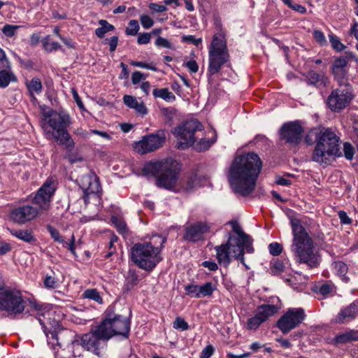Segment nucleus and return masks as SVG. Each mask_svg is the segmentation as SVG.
<instances>
[{
	"label": "nucleus",
	"mask_w": 358,
	"mask_h": 358,
	"mask_svg": "<svg viewBox=\"0 0 358 358\" xmlns=\"http://www.w3.org/2000/svg\"><path fill=\"white\" fill-rule=\"evenodd\" d=\"M213 352L214 348L211 345H208L201 351L200 358H210Z\"/></svg>",
	"instance_id": "bf43d9fd"
},
{
	"label": "nucleus",
	"mask_w": 358,
	"mask_h": 358,
	"mask_svg": "<svg viewBox=\"0 0 358 358\" xmlns=\"http://www.w3.org/2000/svg\"><path fill=\"white\" fill-rule=\"evenodd\" d=\"M166 136L163 132L144 136L143 139L136 143L134 148L141 155L155 151L162 146Z\"/></svg>",
	"instance_id": "a211bd4d"
},
{
	"label": "nucleus",
	"mask_w": 358,
	"mask_h": 358,
	"mask_svg": "<svg viewBox=\"0 0 358 358\" xmlns=\"http://www.w3.org/2000/svg\"><path fill=\"white\" fill-rule=\"evenodd\" d=\"M152 94L155 97L162 98L166 101L175 100L176 98L167 88L155 89L153 90Z\"/></svg>",
	"instance_id": "f704fd0d"
},
{
	"label": "nucleus",
	"mask_w": 358,
	"mask_h": 358,
	"mask_svg": "<svg viewBox=\"0 0 358 358\" xmlns=\"http://www.w3.org/2000/svg\"><path fill=\"white\" fill-rule=\"evenodd\" d=\"M38 210L30 205H24L13 208L10 213V220L17 224H22L37 217Z\"/></svg>",
	"instance_id": "aec40b11"
},
{
	"label": "nucleus",
	"mask_w": 358,
	"mask_h": 358,
	"mask_svg": "<svg viewBox=\"0 0 358 358\" xmlns=\"http://www.w3.org/2000/svg\"><path fill=\"white\" fill-rule=\"evenodd\" d=\"M227 224L231 227L232 232L229 234L228 241L225 243V264L234 258L240 259L242 264L248 269L244 259V250L248 253L253 252L252 240L244 233L236 220L229 221Z\"/></svg>",
	"instance_id": "39448f33"
},
{
	"label": "nucleus",
	"mask_w": 358,
	"mask_h": 358,
	"mask_svg": "<svg viewBox=\"0 0 358 358\" xmlns=\"http://www.w3.org/2000/svg\"><path fill=\"white\" fill-rule=\"evenodd\" d=\"M44 333L48 339V343H51L52 346L57 345L63 347L70 344L76 345L77 336L75 332L71 329L61 327L58 323L53 330L47 331L45 327Z\"/></svg>",
	"instance_id": "4468645a"
},
{
	"label": "nucleus",
	"mask_w": 358,
	"mask_h": 358,
	"mask_svg": "<svg viewBox=\"0 0 358 358\" xmlns=\"http://www.w3.org/2000/svg\"><path fill=\"white\" fill-rule=\"evenodd\" d=\"M44 285L47 288H55L56 287L55 278L52 276H46L44 280Z\"/></svg>",
	"instance_id": "69168bd1"
},
{
	"label": "nucleus",
	"mask_w": 358,
	"mask_h": 358,
	"mask_svg": "<svg viewBox=\"0 0 358 358\" xmlns=\"http://www.w3.org/2000/svg\"><path fill=\"white\" fill-rule=\"evenodd\" d=\"M173 327L176 329H180L182 331L187 330L189 329V324L185 320L180 317L176 318L173 323Z\"/></svg>",
	"instance_id": "49530a36"
},
{
	"label": "nucleus",
	"mask_w": 358,
	"mask_h": 358,
	"mask_svg": "<svg viewBox=\"0 0 358 358\" xmlns=\"http://www.w3.org/2000/svg\"><path fill=\"white\" fill-rule=\"evenodd\" d=\"M185 65L191 73H196L199 70V66L195 60H190L185 63Z\"/></svg>",
	"instance_id": "0e129e2a"
},
{
	"label": "nucleus",
	"mask_w": 358,
	"mask_h": 358,
	"mask_svg": "<svg viewBox=\"0 0 358 358\" xmlns=\"http://www.w3.org/2000/svg\"><path fill=\"white\" fill-rule=\"evenodd\" d=\"M26 86L33 99H36L34 94H40L43 88L41 81L37 77L33 78L30 81H27Z\"/></svg>",
	"instance_id": "c85d7f7f"
},
{
	"label": "nucleus",
	"mask_w": 358,
	"mask_h": 358,
	"mask_svg": "<svg viewBox=\"0 0 358 358\" xmlns=\"http://www.w3.org/2000/svg\"><path fill=\"white\" fill-rule=\"evenodd\" d=\"M358 62L357 56L352 52H345L344 55L335 58L331 68L334 79L338 85L349 83L348 80V63Z\"/></svg>",
	"instance_id": "ddd939ff"
},
{
	"label": "nucleus",
	"mask_w": 358,
	"mask_h": 358,
	"mask_svg": "<svg viewBox=\"0 0 358 358\" xmlns=\"http://www.w3.org/2000/svg\"><path fill=\"white\" fill-rule=\"evenodd\" d=\"M210 230V226L206 222H197L190 224L185 228L183 238L189 242H197L203 239L205 234Z\"/></svg>",
	"instance_id": "412c9836"
},
{
	"label": "nucleus",
	"mask_w": 358,
	"mask_h": 358,
	"mask_svg": "<svg viewBox=\"0 0 358 358\" xmlns=\"http://www.w3.org/2000/svg\"><path fill=\"white\" fill-rule=\"evenodd\" d=\"M57 187V179L55 177H50L37 191L33 199V203L38 205L42 210L49 208L50 202Z\"/></svg>",
	"instance_id": "f3484780"
},
{
	"label": "nucleus",
	"mask_w": 358,
	"mask_h": 358,
	"mask_svg": "<svg viewBox=\"0 0 358 358\" xmlns=\"http://www.w3.org/2000/svg\"><path fill=\"white\" fill-rule=\"evenodd\" d=\"M151 38V34L148 33L140 34L138 36L137 41L139 44H148Z\"/></svg>",
	"instance_id": "680f3d73"
},
{
	"label": "nucleus",
	"mask_w": 358,
	"mask_h": 358,
	"mask_svg": "<svg viewBox=\"0 0 358 358\" xmlns=\"http://www.w3.org/2000/svg\"><path fill=\"white\" fill-rule=\"evenodd\" d=\"M290 224L294 236L291 245L294 259L296 262L304 264L309 268L317 267L320 258L314 249L313 241L299 219H292Z\"/></svg>",
	"instance_id": "7ed1b4c3"
},
{
	"label": "nucleus",
	"mask_w": 358,
	"mask_h": 358,
	"mask_svg": "<svg viewBox=\"0 0 358 358\" xmlns=\"http://www.w3.org/2000/svg\"><path fill=\"white\" fill-rule=\"evenodd\" d=\"M306 314L301 308H289L278 320V328L286 334L299 326L305 319Z\"/></svg>",
	"instance_id": "2eb2a0df"
},
{
	"label": "nucleus",
	"mask_w": 358,
	"mask_h": 358,
	"mask_svg": "<svg viewBox=\"0 0 358 358\" xmlns=\"http://www.w3.org/2000/svg\"><path fill=\"white\" fill-rule=\"evenodd\" d=\"M213 291V284L206 282L203 285L199 286V292L195 295L196 298H201L212 294Z\"/></svg>",
	"instance_id": "c9c22d12"
},
{
	"label": "nucleus",
	"mask_w": 358,
	"mask_h": 358,
	"mask_svg": "<svg viewBox=\"0 0 358 358\" xmlns=\"http://www.w3.org/2000/svg\"><path fill=\"white\" fill-rule=\"evenodd\" d=\"M303 129L299 121L289 122L280 129V137L287 143L297 145L301 140Z\"/></svg>",
	"instance_id": "6ab92c4d"
},
{
	"label": "nucleus",
	"mask_w": 358,
	"mask_h": 358,
	"mask_svg": "<svg viewBox=\"0 0 358 358\" xmlns=\"http://www.w3.org/2000/svg\"><path fill=\"white\" fill-rule=\"evenodd\" d=\"M162 238L160 246L155 247L150 242L138 243L131 249V257L134 264L145 271H152L162 260L161 251L166 242V237Z\"/></svg>",
	"instance_id": "423d86ee"
},
{
	"label": "nucleus",
	"mask_w": 358,
	"mask_h": 358,
	"mask_svg": "<svg viewBox=\"0 0 358 358\" xmlns=\"http://www.w3.org/2000/svg\"><path fill=\"white\" fill-rule=\"evenodd\" d=\"M350 34L354 36V37L358 42V22L355 21L351 24ZM356 49L358 50V43L356 45Z\"/></svg>",
	"instance_id": "e2e57ef3"
},
{
	"label": "nucleus",
	"mask_w": 358,
	"mask_h": 358,
	"mask_svg": "<svg viewBox=\"0 0 358 358\" xmlns=\"http://www.w3.org/2000/svg\"><path fill=\"white\" fill-rule=\"evenodd\" d=\"M354 341H358V331L350 330L336 336L334 338V342L337 344H343Z\"/></svg>",
	"instance_id": "cd10ccee"
},
{
	"label": "nucleus",
	"mask_w": 358,
	"mask_h": 358,
	"mask_svg": "<svg viewBox=\"0 0 358 358\" xmlns=\"http://www.w3.org/2000/svg\"><path fill=\"white\" fill-rule=\"evenodd\" d=\"M141 23L145 29H149L154 24L153 20L148 15H143L140 17Z\"/></svg>",
	"instance_id": "5fc2aeb1"
},
{
	"label": "nucleus",
	"mask_w": 358,
	"mask_h": 358,
	"mask_svg": "<svg viewBox=\"0 0 358 358\" xmlns=\"http://www.w3.org/2000/svg\"><path fill=\"white\" fill-rule=\"evenodd\" d=\"M99 24L101 27L95 29V34L99 38H103L106 33L115 29V27L106 20H100Z\"/></svg>",
	"instance_id": "7c9ffc66"
},
{
	"label": "nucleus",
	"mask_w": 358,
	"mask_h": 358,
	"mask_svg": "<svg viewBox=\"0 0 358 358\" xmlns=\"http://www.w3.org/2000/svg\"><path fill=\"white\" fill-rule=\"evenodd\" d=\"M353 90L350 83L338 85V87L332 90L327 98L329 108L334 112L345 108L353 99Z\"/></svg>",
	"instance_id": "f8f14e48"
},
{
	"label": "nucleus",
	"mask_w": 358,
	"mask_h": 358,
	"mask_svg": "<svg viewBox=\"0 0 358 358\" xmlns=\"http://www.w3.org/2000/svg\"><path fill=\"white\" fill-rule=\"evenodd\" d=\"M130 319L122 315L106 312L105 317L96 325L94 334L100 338L108 341L115 336L128 338L130 331Z\"/></svg>",
	"instance_id": "0eeeda50"
},
{
	"label": "nucleus",
	"mask_w": 358,
	"mask_h": 358,
	"mask_svg": "<svg viewBox=\"0 0 358 358\" xmlns=\"http://www.w3.org/2000/svg\"><path fill=\"white\" fill-rule=\"evenodd\" d=\"M128 27L126 29V34L127 35L136 36L139 30V24L137 20H130L128 24Z\"/></svg>",
	"instance_id": "a18cd8bd"
},
{
	"label": "nucleus",
	"mask_w": 358,
	"mask_h": 358,
	"mask_svg": "<svg viewBox=\"0 0 358 358\" xmlns=\"http://www.w3.org/2000/svg\"><path fill=\"white\" fill-rule=\"evenodd\" d=\"M262 167L260 158L253 152L236 157L228 176L233 192L244 197L250 196L255 189Z\"/></svg>",
	"instance_id": "f257e3e1"
},
{
	"label": "nucleus",
	"mask_w": 358,
	"mask_h": 358,
	"mask_svg": "<svg viewBox=\"0 0 358 358\" xmlns=\"http://www.w3.org/2000/svg\"><path fill=\"white\" fill-rule=\"evenodd\" d=\"M224 65V34L220 32L214 34L209 47L210 75L217 73Z\"/></svg>",
	"instance_id": "9b49d317"
},
{
	"label": "nucleus",
	"mask_w": 358,
	"mask_h": 358,
	"mask_svg": "<svg viewBox=\"0 0 358 358\" xmlns=\"http://www.w3.org/2000/svg\"><path fill=\"white\" fill-rule=\"evenodd\" d=\"M358 315V300L342 308L335 317V322L340 324L348 322Z\"/></svg>",
	"instance_id": "5701e85b"
},
{
	"label": "nucleus",
	"mask_w": 358,
	"mask_h": 358,
	"mask_svg": "<svg viewBox=\"0 0 358 358\" xmlns=\"http://www.w3.org/2000/svg\"><path fill=\"white\" fill-rule=\"evenodd\" d=\"M288 259H285V261H280L279 259H275L271 262L270 271L273 275H279L283 273L288 264Z\"/></svg>",
	"instance_id": "473e14b6"
},
{
	"label": "nucleus",
	"mask_w": 358,
	"mask_h": 358,
	"mask_svg": "<svg viewBox=\"0 0 358 358\" xmlns=\"http://www.w3.org/2000/svg\"><path fill=\"white\" fill-rule=\"evenodd\" d=\"M103 43L105 44H108L110 47V51L114 52L118 44V36H113L110 38H106Z\"/></svg>",
	"instance_id": "3c124183"
},
{
	"label": "nucleus",
	"mask_w": 358,
	"mask_h": 358,
	"mask_svg": "<svg viewBox=\"0 0 358 358\" xmlns=\"http://www.w3.org/2000/svg\"><path fill=\"white\" fill-rule=\"evenodd\" d=\"M186 294L191 297H195L196 293L199 292V286L194 285H189L185 287Z\"/></svg>",
	"instance_id": "13d9d810"
},
{
	"label": "nucleus",
	"mask_w": 358,
	"mask_h": 358,
	"mask_svg": "<svg viewBox=\"0 0 358 358\" xmlns=\"http://www.w3.org/2000/svg\"><path fill=\"white\" fill-rule=\"evenodd\" d=\"M10 232L13 236L26 243H32L36 241L31 229H12Z\"/></svg>",
	"instance_id": "bb28decb"
},
{
	"label": "nucleus",
	"mask_w": 358,
	"mask_h": 358,
	"mask_svg": "<svg viewBox=\"0 0 358 358\" xmlns=\"http://www.w3.org/2000/svg\"><path fill=\"white\" fill-rule=\"evenodd\" d=\"M334 286L330 282H324L315 287V291L323 297L330 296L334 292Z\"/></svg>",
	"instance_id": "2f4dec72"
},
{
	"label": "nucleus",
	"mask_w": 358,
	"mask_h": 358,
	"mask_svg": "<svg viewBox=\"0 0 358 358\" xmlns=\"http://www.w3.org/2000/svg\"><path fill=\"white\" fill-rule=\"evenodd\" d=\"M329 38L334 50L337 52H341L345 49L346 46L341 43L340 38L337 36L331 34L329 35Z\"/></svg>",
	"instance_id": "4c0bfd02"
},
{
	"label": "nucleus",
	"mask_w": 358,
	"mask_h": 358,
	"mask_svg": "<svg viewBox=\"0 0 358 358\" xmlns=\"http://www.w3.org/2000/svg\"><path fill=\"white\" fill-rule=\"evenodd\" d=\"M24 308L25 301L19 291L4 287L0 290V309L9 315H17L22 313Z\"/></svg>",
	"instance_id": "9d476101"
},
{
	"label": "nucleus",
	"mask_w": 358,
	"mask_h": 358,
	"mask_svg": "<svg viewBox=\"0 0 358 358\" xmlns=\"http://www.w3.org/2000/svg\"><path fill=\"white\" fill-rule=\"evenodd\" d=\"M145 76L140 71H135L131 76V82L133 85H136L140 83L141 80H145Z\"/></svg>",
	"instance_id": "4d7b16f0"
},
{
	"label": "nucleus",
	"mask_w": 358,
	"mask_h": 358,
	"mask_svg": "<svg viewBox=\"0 0 358 358\" xmlns=\"http://www.w3.org/2000/svg\"><path fill=\"white\" fill-rule=\"evenodd\" d=\"M315 40L321 45L327 43L326 38L324 33L320 30H314L313 33Z\"/></svg>",
	"instance_id": "864d4df0"
},
{
	"label": "nucleus",
	"mask_w": 358,
	"mask_h": 358,
	"mask_svg": "<svg viewBox=\"0 0 358 358\" xmlns=\"http://www.w3.org/2000/svg\"><path fill=\"white\" fill-rule=\"evenodd\" d=\"M43 115V120L52 129L46 131V134L54 138L60 144L64 145L68 150H71L75 143L67 131V127L70 123L69 116L52 109L44 112Z\"/></svg>",
	"instance_id": "6e6552de"
},
{
	"label": "nucleus",
	"mask_w": 358,
	"mask_h": 358,
	"mask_svg": "<svg viewBox=\"0 0 358 358\" xmlns=\"http://www.w3.org/2000/svg\"><path fill=\"white\" fill-rule=\"evenodd\" d=\"M182 41L184 43H190L195 45H199V44L201 43V38H195L194 36L192 35L182 36Z\"/></svg>",
	"instance_id": "6e6d98bb"
},
{
	"label": "nucleus",
	"mask_w": 358,
	"mask_h": 358,
	"mask_svg": "<svg viewBox=\"0 0 358 358\" xmlns=\"http://www.w3.org/2000/svg\"><path fill=\"white\" fill-rule=\"evenodd\" d=\"M46 228L48 232L50 233L52 238H53L55 241L59 243H65L64 238H63L62 236H61L59 231L57 229H55L50 224H48Z\"/></svg>",
	"instance_id": "ea45409f"
},
{
	"label": "nucleus",
	"mask_w": 358,
	"mask_h": 358,
	"mask_svg": "<svg viewBox=\"0 0 358 358\" xmlns=\"http://www.w3.org/2000/svg\"><path fill=\"white\" fill-rule=\"evenodd\" d=\"M305 141L308 145L315 143L311 159L322 166L331 164L341 156L340 138L329 128L310 129Z\"/></svg>",
	"instance_id": "f03ea898"
},
{
	"label": "nucleus",
	"mask_w": 358,
	"mask_h": 358,
	"mask_svg": "<svg viewBox=\"0 0 358 358\" xmlns=\"http://www.w3.org/2000/svg\"><path fill=\"white\" fill-rule=\"evenodd\" d=\"M213 142V140H206L205 138H201L195 145V149L199 152L206 150L211 146Z\"/></svg>",
	"instance_id": "c03bdc74"
},
{
	"label": "nucleus",
	"mask_w": 358,
	"mask_h": 358,
	"mask_svg": "<svg viewBox=\"0 0 358 358\" xmlns=\"http://www.w3.org/2000/svg\"><path fill=\"white\" fill-rule=\"evenodd\" d=\"M17 78L11 71L10 64H7V69L0 70V87L5 88L10 82H16Z\"/></svg>",
	"instance_id": "a878e982"
},
{
	"label": "nucleus",
	"mask_w": 358,
	"mask_h": 358,
	"mask_svg": "<svg viewBox=\"0 0 358 358\" xmlns=\"http://www.w3.org/2000/svg\"><path fill=\"white\" fill-rule=\"evenodd\" d=\"M113 224H115L118 232L122 234H125L127 232V224L120 217H113L111 219Z\"/></svg>",
	"instance_id": "58836bf2"
},
{
	"label": "nucleus",
	"mask_w": 358,
	"mask_h": 358,
	"mask_svg": "<svg viewBox=\"0 0 358 358\" xmlns=\"http://www.w3.org/2000/svg\"><path fill=\"white\" fill-rule=\"evenodd\" d=\"M201 265L205 268H208L210 271H215L217 269V265L214 262L205 261Z\"/></svg>",
	"instance_id": "774afa93"
},
{
	"label": "nucleus",
	"mask_w": 358,
	"mask_h": 358,
	"mask_svg": "<svg viewBox=\"0 0 358 358\" xmlns=\"http://www.w3.org/2000/svg\"><path fill=\"white\" fill-rule=\"evenodd\" d=\"M307 79L310 84L315 85L322 79V76L315 71H310L308 73Z\"/></svg>",
	"instance_id": "8fccbe9b"
},
{
	"label": "nucleus",
	"mask_w": 358,
	"mask_h": 358,
	"mask_svg": "<svg viewBox=\"0 0 358 358\" xmlns=\"http://www.w3.org/2000/svg\"><path fill=\"white\" fill-rule=\"evenodd\" d=\"M180 171L179 162L171 158L159 162H149L142 169L143 176H157L156 185L169 190L176 187Z\"/></svg>",
	"instance_id": "20e7f679"
},
{
	"label": "nucleus",
	"mask_w": 358,
	"mask_h": 358,
	"mask_svg": "<svg viewBox=\"0 0 358 358\" xmlns=\"http://www.w3.org/2000/svg\"><path fill=\"white\" fill-rule=\"evenodd\" d=\"M149 8L154 13H163L167 10L166 6L159 5L155 3H150Z\"/></svg>",
	"instance_id": "052dcab7"
},
{
	"label": "nucleus",
	"mask_w": 358,
	"mask_h": 358,
	"mask_svg": "<svg viewBox=\"0 0 358 358\" xmlns=\"http://www.w3.org/2000/svg\"><path fill=\"white\" fill-rule=\"evenodd\" d=\"M96 329V326H93L90 333L83 335L79 338L77 337L76 345H80L85 350H92L98 354L99 341H105L106 340L99 338L94 334Z\"/></svg>",
	"instance_id": "4be33fe9"
},
{
	"label": "nucleus",
	"mask_w": 358,
	"mask_h": 358,
	"mask_svg": "<svg viewBox=\"0 0 358 358\" xmlns=\"http://www.w3.org/2000/svg\"><path fill=\"white\" fill-rule=\"evenodd\" d=\"M20 26L6 24L1 29L2 33L7 37H13L15 35L16 31Z\"/></svg>",
	"instance_id": "37998d69"
},
{
	"label": "nucleus",
	"mask_w": 358,
	"mask_h": 358,
	"mask_svg": "<svg viewBox=\"0 0 358 358\" xmlns=\"http://www.w3.org/2000/svg\"><path fill=\"white\" fill-rule=\"evenodd\" d=\"M268 250L273 256H278L282 251V246L277 242H273L268 245Z\"/></svg>",
	"instance_id": "de8ad7c7"
},
{
	"label": "nucleus",
	"mask_w": 358,
	"mask_h": 358,
	"mask_svg": "<svg viewBox=\"0 0 358 358\" xmlns=\"http://www.w3.org/2000/svg\"><path fill=\"white\" fill-rule=\"evenodd\" d=\"M155 45L157 47H162L168 49H173V45L165 38L159 36L155 41Z\"/></svg>",
	"instance_id": "603ef678"
},
{
	"label": "nucleus",
	"mask_w": 358,
	"mask_h": 358,
	"mask_svg": "<svg viewBox=\"0 0 358 358\" xmlns=\"http://www.w3.org/2000/svg\"><path fill=\"white\" fill-rule=\"evenodd\" d=\"M332 269L334 273L339 275L341 280L345 282L349 281V278L346 276L348 271L347 265L343 262H334L332 264Z\"/></svg>",
	"instance_id": "c756f323"
},
{
	"label": "nucleus",
	"mask_w": 358,
	"mask_h": 358,
	"mask_svg": "<svg viewBox=\"0 0 358 358\" xmlns=\"http://www.w3.org/2000/svg\"><path fill=\"white\" fill-rule=\"evenodd\" d=\"M84 298L93 300L98 303H102V298L99 294V292L96 289H88L83 294Z\"/></svg>",
	"instance_id": "e433bc0d"
},
{
	"label": "nucleus",
	"mask_w": 358,
	"mask_h": 358,
	"mask_svg": "<svg viewBox=\"0 0 358 358\" xmlns=\"http://www.w3.org/2000/svg\"><path fill=\"white\" fill-rule=\"evenodd\" d=\"M280 309L278 304H264L259 306L253 316L249 317L246 322V329L250 331L257 330L259 326Z\"/></svg>",
	"instance_id": "dca6fc26"
},
{
	"label": "nucleus",
	"mask_w": 358,
	"mask_h": 358,
	"mask_svg": "<svg viewBox=\"0 0 358 358\" xmlns=\"http://www.w3.org/2000/svg\"><path fill=\"white\" fill-rule=\"evenodd\" d=\"M199 185V180L197 176L192 175L187 179V180L186 182V185L185 186H183V189L186 192H189V191L192 190L194 187H195L196 185Z\"/></svg>",
	"instance_id": "79ce46f5"
},
{
	"label": "nucleus",
	"mask_w": 358,
	"mask_h": 358,
	"mask_svg": "<svg viewBox=\"0 0 358 358\" xmlns=\"http://www.w3.org/2000/svg\"><path fill=\"white\" fill-rule=\"evenodd\" d=\"M124 104L130 108H134L141 115H145L148 113L147 108L143 102H138L136 99L130 95H124L123 97Z\"/></svg>",
	"instance_id": "393cba45"
},
{
	"label": "nucleus",
	"mask_w": 358,
	"mask_h": 358,
	"mask_svg": "<svg viewBox=\"0 0 358 358\" xmlns=\"http://www.w3.org/2000/svg\"><path fill=\"white\" fill-rule=\"evenodd\" d=\"M49 36H47L43 41V46L44 49L48 52H52L53 50H57L61 48V45L57 42H50L48 41Z\"/></svg>",
	"instance_id": "a19ab883"
},
{
	"label": "nucleus",
	"mask_w": 358,
	"mask_h": 358,
	"mask_svg": "<svg viewBox=\"0 0 358 358\" xmlns=\"http://www.w3.org/2000/svg\"><path fill=\"white\" fill-rule=\"evenodd\" d=\"M290 8H292V10L299 13H301V14H304L306 13V7L301 6V5H299V4H297V3H291V5L289 6Z\"/></svg>",
	"instance_id": "338daca9"
},
{
	"label": "nucleus",
	"mask_w": 358,
	"mask_h": 358,
	"mask_svg": "<svg viewBox=\"0 0 358 358\" xmlns=\"http://www.w3.org/2000/svg\"><path fill=\"white\" fill-rule=\"evenodd\" d=\"M203 127L196 119L187 120L174 129L173 134L178 140V148L185 150L193 145L198 138L196 133L201 131Z\"/></svg>",
	"instance_id": "1a4fd4ad"
},
{
	"label": "nucleus",
	"mask_w": 358,
	"mask_h": 358,
	"mask_svg": "<svg viewBox=\"0 0 358 358\" xmlns=\"http://www.w3.org/2000/svg\"><path fill=\"white\" fill-rule=\"evenodd\" d=\"M80 186L85 194V196L96 194L101 189L98 178L93 175L83 177Z\"/></svg>",
	"instance_id": "b1692460"
},
{
	"label": "nucleus",
	"mask_w": 358,
	"mask_h": 358,
	"mask_svg": "<svg viewBox=\"0 0 358 358\" xmlns=\"http://www.w3.org/2000/svg\"><path fill=\"white\" fill-rule=\"evenodd\" d=\"M139 282L138 275L133 271H129L125 280L124 289L128 292L133 289Z\"/></svg>",
	"instance_id": "72a5a7b5"
},
{
	"label": "nucleus",
	"mask_w": 358,
	"mask_h": 358,
	"mask_svg": "<svg viewBox=\"0 0 358 358\" xmlns=\"http://www.w3.org/2000/svg\"><path fill=\"white\" fill-rule=\"evenodd\" d=\"M343 151L344 155L347 159L350 160L353 158L355 150L350 143L346 142L343 144Z\"/></svg>",
	"instance_id": "09e8293b"
}]
</instances>
